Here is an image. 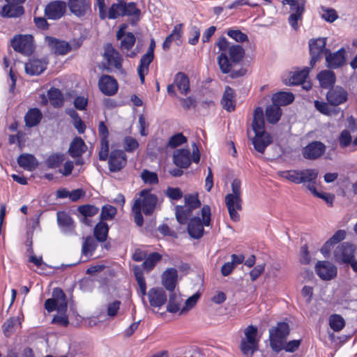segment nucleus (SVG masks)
I'll list each match as a JSON object with an SVG mask.
<instances>
[{
    "instance_id": "f257e3e1",
    "label": "nucleus",
    "mask_w": 357,
    "mask_h": 357,
    "mask_svg": "<svg viewBox=\"0 0 357 357\" xmlns=\"http://www.w3.org/2000/svg\"><path fill=\"white\" fill-rule=\"evenodd\" d=\"M221 51L218 57V65L223 73H231L232 78H237L245 75L247 70L241 68L238 70L232 68V64L239 63L245 56V50L241 45H230L225 36H221L216 43Z\"/></svg>"
},
{
    "instance_id": "f03ea898",
    "label": "nucleus",
    "mask_w": 357,
    "mask_h": 357,
    "mask_svg": "<svg viewBox=\"0 0 357 357\" xmlns=\"http://www.w3.org/2000/svg\"><path fill=\"white\" fill-rule=\"evenodd\" d=\"M319 171L317 169H291L280 172L281 177L296 184H303L314 196L332 204L334 196L330 193L319 192L316 189Z\"/></svg>"
},
{
    "instance_id": "7ed1b4c3",
    "label": "nucleus",
    "mask_w": 357,
    "mask_h": 357,
    "mask_svg": "<svg viewBox=\"0 0 357 357\" xmlns=\"http://www.w3.org/2000/svg\"><path fill=\"white\" fill-rule=\"evenodd\" d=\"M158 202L155 195L151 193L150 190H143L139 193V197L136 199L132 208L135 222L138 226H142L144 218L142 210L146 215H151Z\"/></svg>"
},
{
    "instance_id": "20e7f679",
    "label": "nucleus",
    "mask_w": 357,
    "mask_h": 357,
    "mask_svg": "<svg viewBox=\"0 0 357 357\" xmlns=\"http://www.w3.org/2000/svg\"><path fill=\"white\" fill-rule=\"evenodd\" d=\"M211 207L208 205H204L202 208V221L199 217H194L190 220L188 225L189 235L195 239L201 238L204 234V226L211 225Z\"/></svg>"
},
{
    "instance_id": "39448f33",
    "label": "nucleus",
    "mask_w": 357,
    "mask_h": 357,
    "mask_svg": "<svg viewBox=\"0 0 357 357\" xmlns=\"http://www.w3.org/2000/svg\"><path fill=\"white\" fill-rule=\"evenodd\" d=\"M311 68L310 66H306L302 69L297 68L294 71L284 73L282 75V81L287 86L301 85L302 89H312L311 83L306 82Z\"/></svg>"
},
{
    "instance_id": "423d86ee",
    "label": "nucleus",
    "mask_w": 357,
    "mask_h": 357,
    "mask_svg": "<svg viewBox=\"0 0 357 357\" xmlns=\"http://www.w3.org/2000/svg\"><path fill=\"white\" fill-rule=\"evenodd\" d=\"M289 334V326L286 322H278L277 325L269 329V340L271 349L275 352L282 350L283 343H285Z\"/></svg>"
},
{
    "instance_id": "0eeeda50",
    "label": "nucleus",
    "mask_w": 357,
    "mask_h": 357,
    "mask_svg": "<svg viewBox=\"0 0 357 357\" xmlns=\"http://www.w3.org/2000/svg\"><path fill=\"white\" fill-rule=\"evenodd\" d=\"M200 160V153L198 146L195 143L192 144V154L187 149H177L173 154L174 163L180 168H187L190 166L192 160L195 163H198Z\"/></svg>"
},
{
    "instance_id": "6e6552de",
    "label": "nucleus",
    "mask_w": 357,
    "mask_h": 357,
    "mask_svg": "<svg viewBox=\"0 0 357 357\" xmlns=\"http://www.w3.org/2000/svg\"><path fill=\"white\" fill-rule=\"evenodd\" d=\"M307 0H282L283 5L289 6L290 15L288 18L289 25L294 30L298 28V21L303 18V15L305 10V3Z\"/></svg>"
},
{
    "instance_id": "1a4fd4ad",
    "label": "nucleus",
    "mask_w": 357,
    "mask_h": 357,
    "mask_svg": "<svg viewBox=\"0 0 357 357\" xmlns=\"http://www.w3.org/2000/svg\"><path fill=\"white\" fill-rule=\"evenodd\" d=\"M244 334L245 338L241 340V350L244 355L252 356L258 347L257 328L252 325L248 326Z\"/></svg>"
},
{
    "instance_id": "9d476101",
    "label": "nucleus",
    "mask_w": 357,
    "mask_h": 357,
    "mask_svg": "<svg viewBox=\"0 0 357 357\" xmlns=\"http://www.w3.org/2000/svg\"><path fill=\"white\" fill-rule=\"evenodd\" d=\"M67 307L66 294L60 288L54 289L52 298L46 300L45 302V308L50 312L54 310L66 312Z\"/></svg>"
},
{
    "instance_id": "9b49d317",
    "label": "nucleus",
    "mask_w": 357,
    "mask_h": 357,
    "mask_svg": "<svg viewBox=\"0 0 357 357\" xmlns=\"http://www.w3.org/2000/svg\"><path fill=\"white\" fill-rule=\"evenodd\" d=\"M11 46L15 52L29 56L34 50L33 38L31 35H16L11 41Z\"/></svg>"
},
{
    "instance_id": "f8f14e48",
    "label": "nucleus",
    "mask_w": 357,
    "mask_h": 357,
    "mask_svg": "<svg viewBox=\"0 0 357 357\" xmlns=\"http://www.w3.org/2000/svg\"><path fill=\"white\" fill-rule=\"evenodd\" d=\"M95 6L98 8L99 17L100 20H105L107 17L109 20H116L121 16L123 9L121 7V0L117 3H114L109 7L108 11L106 10L105 0H96Z\"/></svg>"
},
{
    "instance_id": "ddd939ff",
    "label": "nucleus",
    "mask_w": 357,
    "mask_h": 357,
    "mask_svg": "<svg viewBox=\"0 0 357 357\" xmlns=\"http://www.w3.org/2000/svg\"><path fill=\"white\" fill-rule=\"evenodd\" d=\"M104 59L106 60L107 66L105 67L107 70L113 69L120 70L122 68V57L119 52L114 48L111 43H107L104 48Z\"/></svg>"
},
{
    "instance_id": "4468645a",
    "label": "nucleus",
    "mask_w": 357,
    "mask_h": 357,
    "mask_svg": "<svg viewBox=\"0 0 357 357\" xmlns=\"http://www.w3.org/2000/svg\"><path fill=\"white\" fill-rule=\"evenodd\" d=\"M326 38H319L316 39H310L309 40V49L310 54V66L313 68L315 63L322 57L324 52H328L326 48Z\"/></svg>"
},
{
    "instance_id": "2eb2a0df",
    "label": "nucleus",
    "mask_w": 357,
    "mask_h": 357,
    "mask_svg": "<svg viewBox=\"0 0 357 357\" xmlns=\"http://www.w3.org/2000/svg\"><path fill=\"white\" fill-rule=\"evenodd\" d=\"M155 48V42L153 38L151 39L149 47L146 53L141 58L139 64L137 67V73L142 83L144 82L145 75L148 73L149 65L154 59V50Z\"/></svg>"
},
{
    "instance_id": "dca6fc26",
    "label": "nucleus",
    "mask_w": 357,
    "mask_h": 357,
    "mask_svg": "<svg viewBox=\"0 0 357 357\" xmlns=\"http://www.w3.org/2000/svg\"><path fill=\"white\" fill-rule=\"evenodd\" d=\"M356 248L353 244L347 242L342 243L337 245L334 250V258L337 262L346 264L351 261L355 257Z\"/></svg>"
},
{
    "instance_id": "f3484780",
    "label": "nucleus",
    "mask_w": 357,
    "mask_h": 357,
    "mask_svg": "<svg viewBox=\"0 0 357 357\" xmlns=\"http://www.w3.org/2000/svg\"><path fill=\"white\" fill-rule=\"evenodd\" d=\"M66 7L67 4L63 1H51L45 8V15L49 20H59L65 15Z\"/></svg>"
},
{
    "instance_id": "a211bd4d",
    "label": "nucleus",
    "mask_w": 357,
    "mask_h": 357,
    "mask_svg": "<svg viewBox=\"0 0 357 357\" xmlns=\"http://www.w3.org/2000/svg\"><path fill=\"white\" fill-rule=\"evenodd\" d=\"M66 4L70 13L79 18L84 17L91 11L90 0H68Z\"/></svg>"
},
{
    "instance_id": "6ab92c4d",
    "label": "nucleus",
    "mask_w": 357,
    "mask_h": 357,
    "mask_svg": "<svg viewBox=\"0 0 357 357\" xmlns=\"http://www.w3.org/2000/svg\"><path fill=\"white\" fill-rule=\"evenodd\" d=\"M45 40L51 52L56 55H66L72 50L70 44L63 40H59L52 36H46Z\"/></svg>"
},
{
    "instance_id": "aec40b11",
    "label": "nucleus",
    "mask_w": 357,
    "mask_h": 357,
    "mask_svg": "<svg viewBox=\"0 0 357 357\" xmlns=\"http://www.w3.org/2000/svg\"><path fill=\"white\" fill-rule=\"evenodd\" d=\"M109 169L112 172L122 169L127 164V156L122 150H114L108 158Z\"/></svg>"
},
{
    "instance_id": "412c9836",
    "label": "nucleus",
    "mask_w": 357,
    "mask_h": 357,
    "mask_svg": "<svg viewBox=\"0 0 357 357\" xmlns=\"http://www.w3.org/2000/svg\"><path fill=\"white\" fill-rule=\"evenodd\" d=\"M225 204L230 218L234 222H238L240 219L238 211L242 209L241 197H235L231 195H227L225 196Z\"/></svg>"
},
{
    "instance_id": "4be33fe9",
    "label": "nucleus",
    "mask_w": 357,
    "mask_h": 357,
    "mask_svg": "<svg viewBox=\"0 0 357 357\" xmlns=\"http://www.w3.org/2000/svg\"><path fill=\"white\" fill-rule=\"evenodd\" d=\"M150 305L160 309L167 302V297L165 291L161 287H153L147 293Z\"/></svg>"
},
{
    "instance_id": "5701e85b",
    "label": "nucleus",
    "mask_w": 357,
    "mask_h": 357,
    "mask_svg": "<svg viewBox=\"0 0 357 357\" xmlns=\"http://www.w3.org/2000/svg\"><path fill=\"white\" fill-rule=\"evenodd\" d=\"M326 146L321 142L314 141L307 144L303 150V155L308 160H315L326 151Z\"/></svg>"
},
{
    "instance_id": "b1692460",
    "label": "nucleus",
    "mask_w": 357,
    "mask_h": 357,
    "mask_svg": "<svg viewBox=\"0 0 357 357\" xmlns=\"http://www.w3.org/2000/svg\"><path fill=\"white\" fill-rule=\"evenodd\" d=\"M315 271L319 277L324 280H330L337 275L336 267L329 261H318Z\"/></svg>"
},
{
    "instance_id": "393cba45",
    "label": "nucleus",
    "mask_w": 357,
    "mask_h": 357,
    "mask_svg": "<svg viewBox=\"0 0 357 357\" xmlns=\"http://www.w3.org/2000/svg\"><path fill=\"white\" fill-rule=\"evenodd\" d=\"M326 66L329 68H338L346 63V50L340 48L334 53L329 52L326 55Z\"/></svg>"
},
{
    "instance_id": "a878e982",
    "label": "nucleus",
    "mask_w": 357,
    "mask_h": 357,
    "mask_svg": "<svg viewBox=\"0 0 357 357\" xmlns=\"http://www.w3.org/2000/svg\"><path fill=\"white\" fill-rule=\"evenodd\" d=\"M57 222L61 231L66 235L75 233V225L72 218L64 211L57 213Z\"/></svg>"
},
{
    "instance_id": "bb28decb",
    "label": "nucleus",
    "mask_w": 357,
    "mask_h": 357,
    "mask_svg": "<svg viewBox=\"0 0 357 357\" xmlns=\"http://www.w3.org/2000/svg\"><path fill=\"white\" fill-rule=\"evenodd\" d=\"M162 284L169 291H174L178 280V271L174 268L165 270L161 276Z\"/></svg>"
},
{
    "instance_id": "cd10ccee",
    "label": "nucleus",
    "mask_w": 357,
    "mask_h": 357,
    "mask_svg": "<svg viewBox=\"0 0 357 357\" xmlns=\"http://www.w3.org/2000/svg\"><path fill=\"white\" fill-rule=\"evenodd\" d=\"M252 127L255 135H257L260 134H266L265 132L264 110L261 107H257L254 110Z\"/></svg>"
},
{
    "instance_id": "c85d7f7f",
    "label": "nucleus",
    "mask_w": 357,
    "mask_h": 357,
    "mask_svg": "<svg viewBox=\"0 0 357 357\" xmlns=\"http://www.w3.org/2000/svg\"><path fill=\"white\" fill-rule=\"evenodd\" d=\"M47 65L45 59L31 58L25 64V71L31 75H38L45 71Z\"/></svg>"
},
{
    "instance_id": "c756f323",
    "label": "nucleus",
    "mask_w": 357,
    "mask_h": 357,
    "mask_svg": "<svg viewBox=\"0 0 357 357\" xmlns=\"http://www.w3.org/2000/svg\"><path fill=\"white\" fill-rule=\"evenodd\" d=\"M317 79L324 89H334L336 81L335 73L331 70H323L317 74Z\"/></svg>"
},
{
    "instance_id": "7c9ffc66",
    "label": "nucleus",
    "mask_w": 357,
    "mask_h": 357,
    "mask_svg": "<svg viewBox=\"0 0 357 357\" xmlns=\"http://www.w3.org/2000/svg\"><path fill=\"white\" fill-rule=\"evenodd\" d=\"M24 13V7L19 3H8L4 5L0 12L3 17H18Z\"/></svg>"
},
{
    "instance_id": "2f4dec72",
    "label": "nucleus",
    "mask_w": 357,
    "mask_h": 357,
    "mask_svg": "<svg viewBox=\"0 0 357 357\" xmlns=\"http://www.w3.org/2000/svg\"><path fill=\"white\" fill-rule=\"evenodd\" d=\"M77 211L82 215L80 221L86 225L90 226L91 225V221L89 218L96 215L99 211V208L94 205L86 204L79 206Z\"/></svg>"
},
{
    "instance_id": "473e14b6",
    "label": "nucleus",
    "mask_w": 357,
    "mask_h": 357,
    "mask_svg": "<svg viewBox=\"0 0 357 357\" xmlns=\"http://www.w3.org/2000/svg\"><path fill=\"white\" fill-rule=\"evenodd\" d=\"M86 149L87 146L84 140L79 137H76L71 142L68 152L72 158H75L81 157L86 151Z\"/></svg>"
},
{
    "instance_id": "72a5a7b5",
    "label": "nucleus",
    "mask_w": 357,
    "mask_h": 357,
    "mask_svg": "<svg viewBox=\"0 0 357 357\" xmlns=\"http://www.w3.org/2000/svg\"><path fill=\"white\" fill-rule=\"evenodd\" d=\"M282 114L281 108L276 104L272 102L266 107V118L268 123L276 124L280 121Z\"/></svg>"
},
{
    "instance_id": "f704fd0d",
    "label": "nucleus",
    "mask_w": 357,
    "mask_h": 357,
    "mask_svg": "<svg viewBox=\"0 0 357 357\" xmlns=\"http://www.w3.org/2000/svg\"><path fill=\"white\" fill-rule=\"evenodd\" d=\"M271 100L273 103L280 107L291 104L294 100V95L291 92L279 91L272 96Z\"/></svg>"
},
{
    "instance_id": "c9c22d12",
    "label": "nucleus",
    "mask_w": 357,
    "mask_h": 357,
    "mask_svg": "<svg viewBox=\"0 0 357 357\" xmlns=\"http://www.w3.org/2000/svg\"><path fill=\"white\" fill-rule=\"evenodd\" d=\"M18 165L28 171L34 170L38 165V160L34 155L28 153L21 154L17 158Z\"/></svg>"
},
{
    "instance_id": "e433bc0d",
    "label": "nucleus",
    "mask_w": 357,
    "mask_h": 357,
    "mask_svg": "<svg viewBox=\"0 0 357 357\" xmlns=\"http://www.w3.org/2000/svg\"><path fill=\"white\" fill-rule=\"evenodd\" d=\"M42 118L43 114L39 109H29L24 116L26 126L32 128L38 125Z\"/></svg>"
},
{
    "instance_id": "4c0bfd02",
    "label": "nucleus",
    "mask_w": 357,
    "mask_h": 357,
    "mask_svg": "<svg viewBox=\"0 0 357 357\" xmlns=\"http://www.w3.org/2000/svg\"><path fill=\"white\" fill-rule=\"evenodd\" d=\"M252 142L255 150L264 153L266 148L271 143V137L268 134L255 135Z\"/></svg>"
},
{
    "instance_id": "58836bf2",
    "label": "nucleus",
    "mask_w": 357,
    "mask_h": 357,
    "mask_svg": "<svg viewBox=\"0 0 357 357\" xmlns=\"http://www.w3.org/2000/svg\"><path fill=\"white\" fill-rule=\"evenodd\" d=\"M221 104L222 107L227 112H232L236 108V98L235 91H225Z\"/></svg>"
},
{
    "instance_id": "ea45409f",
    "label": "nucleus",
    "mask_w": 357,
    "mask_h": 357,
    "mask_svg": "<svg viewBox=\"0 0 357 357\" xmlns=\"http://www.w3.org/2000/svg\"><path fill=\"white\" fill-rule=\"evenodd\" d=\"M179 93H177V91H167L169 96L172 97H177L182 106L188 109L191 106L194 105L195 100L191 96H188V91H178Z\"/></svg>"
},
{
    "instance_id": "a19ab883",
    "label": "nucleus",
    "mask_w": 357,
    "mask_h": 357,
    "mask_svg": "<svg viewBox=\"0 0 357 357\" xmlns=\"http://www.w3.org/2000/svg\"><path fill=\"white\" fill-rule=\"evenodd\" d=\"M174 86H176L177 89H190L188 75L182 72L176 73L174 77V84H169L167 89H174Z\"/></svg>"
},
{
    "instance_id": "79ce46f5",
    "label": "nucleus",
    "mask_w": 357,
    "mask_h": 357,
    "mask_svg": "<svg viewBox=\"0 0 357 357\" xmlns=\"http://www.w3.org/2000/svg\"><path fill=\"white\" fill-rule=\"evenodd\" d=\"M121 7L123 13L121 16H132L136 18L135 21L137 22L139 20V15L141 11L137 8V5L135 2L127 3L123 0H121Z\"/></svg>"
},
{
    "instance_id": "37998d69",
    "label": "nucleus",
    "mask_w": 357,
    "mask_h": 357,
    "mask_svg": "<svg viewBox=\"0 0 357 357\" xmlns=\"http://www.w3.org/2000/svg\"><path fill=\"white\" fill-rule=\"evenodd\" d=\"M347 94L346 91H328L326 98L332 105H338L346 101Z\"/></svg>"
},
{
    "instance_id": "c03bdc74",
    "label": "nucleus",
    "mask_w": 357,
    "mask_h": 357,
    "mask_svg": "<svg viewBox=\"0 0 357 357\" xmlns=\"http://www.w3.org/2000/svg\"><path fill=\"white\" fill-rule=\"evenodd\" d=\"M97 241L93 237L90 236L84 238L82 246V255L86 258L91 257L98 245Z\"/></svg>"
},
{
    "instance_id": "a18cd8bd",
    "label": "nucleus",
    "mask_w": 357,
    "mask_h": 357,
    "mask_svg": "<svg viewBox=\"0 0 357 357\" xmlns=\"http://www.w3.org/2000/svg\"><path fill=\"white\" fill-rule=\"evenodd\" d=\"M192 208L186 205L176 206L175 213L177 221L181 225L185 224L192 215Z\"/></svg>"
},
{
    "instance_id": "49530a36",
    "label": "nucleus",
    "mask_w": 357,
    "mask_h": 357,
    "mask_svg": "<svg viewBox=\"0 0 357 357\" xmlns=\"http://www.w3.org/2000/svg\"><path fill=\"white\" fill-rule=\"evenodd\" d=\"M98 89H118L116 79L108 75H102L98 80Z\"/></svg>"
},
{
    "instance_id": "de8ad7c7",
    "label": "nucleus",
    "mask_w": 357,
    "mask_h": 357,
    "mask_svg": "<svg viewBox=\"0 0 357 357\" xmlns=\"http://www.w3.org/2000/svg\"><path fill=\"white\" fill-rule=\"evenodd\" d=\"M109 227L107 223L100 221L94 228L95 239L99 242H105L108 235Z\"/></svg>"
},
{
    "instance_id": "09e8293b",
    "label": "nucleus",
    "mask_w": 357,
    "mask_h": 357,
    "mask_svg": "<svg viewBox=\"0 0 357 357\" xmlns=\"http://www.w3.org/2000/svg\"><path fill=\"white\" fill-rule=\"evenodd\" d=\"M47 96L50 104L54 107L59 108L63 106L64 97L61 91H47Z\"/></svg>"
},
{
    "instance_id": "8fccbe9b",
    "label": "nucleus",
    "mask_w": 357,
    "mask_h": 357,
    "mask_svg": "<svg viewBox=\"0 0 357 357\" xmlns=\"http://www.w3.org/2000/svg\"><path fill=\"white\" fill-rule=\"evenodd\" d=\"M353 142L354 140H352V137L349 130L345 129L340 132L338 137V142L340 148L345 149L351 145L354 150L357 149V147H354L353 146Z\"/></svg>"
},
{
    "instance_id": "3c124183",
    "label": "nucleus",
    "mask_w": 357,
    "mask_h": 357,
    "mask_svg": "<svg viewBox=\"0 0 357 357\" xmlns=\"http://www.w3.org/2000/svg\"><path fill=\"white\" fill-rule=\"evenodd\" d=\"M329 325L335 332L340 331L345 326V321L340 314H334L329 317Z\"/></svg>"
},
{
    "instance_id": "603ef678",
    "label": "nucleus",
    "mask_w": 357,
    "mask_h": 357,
    "mask_svg": "<svg viewBox=\"0 0 357 357\" xmlns=\"http://www.w3.org/2000/svg\"><path fill=\"white\" fill-rule=\"evenodd\" d=\"M162 258L161 255L158 252H153L149 255L142 264V266L147 271H150Z\"/></svg>"
},
{
    "instance_id": "864d4df0",
    "label": "nucleus",
    "mask_w": 357,
    "mask_h": 357,
    "mask_svg": "<svg viewBox=\"0 0 357 357\" xmlns=\"http://www.w3.org/2000/svg\"><path fill=\"white\" fill-rule=\"evenodd\" d=\"M64 155L62 153H54L46 160V165L49 168H56L64 161Z\"/></svg>"
},
{
    "instance_id": "5fc2aeb1",
    "label": "nucleus",
    "mask_w": 357,
    "mask_h": 357,
    "mask_svg": "<svg viewBox=\"0 0 357 357\" xmlns=\"http://www.w3.org/2000/svg\"><path fill=\"white\" fill-rule=\"evenodd\" d=\"M20 324V321L17 317H11L8 319L2 326L3 331L6 336L9 337L14 331L15 327Z\"/></svg>"
},
{
    "instance_id": "6e6d98bb",
    "label": "nucleus",
    "mask_w": 357,
    "mask_h": 357,
    "mask_svg": "<svg viewBox=\"0 0 357 357\" xmlns=\"http://www.w3.org/2000/svg\"><path fill=\"white\" fill-rule=\"evenodd\" d=\"M181 298L176 295H170L169 303L167 306V311L171 313H176L180 310Z\"/></svg>"
},
{
    "instance_id": "4d7b16f0",
    "label": "nucleus",
    "mask_w": 357,
    "mask_h": 357,
    "mask_svg": "<svg viewBox=\"0 0 357 357\" xmlns=\"http://www.w3.org/2000/svg\"><path fill=\"white\" fill-rule=\"evenodd\" d=\"M227 34L229 37H230L237 43H244L248 40V37L247 34L243 33L239 29H230L227 30Z\"/></svg>"
},
{
    "instance_id": "13d9d810",
    "label": "nucleus",
    "mask_w": 357,
    "mask_h": 357,
    "mask_svg": "<svg viewBox=\"0 0 357 357\" xmlns=\"http://www.w3.org/2000/svg\"><path fill=\"white\" fill-rule=\"evenodd\" d=\"M345 231L344 230H338L335 233V234L324 244V245L321 248V252H324V250L329 245H333L339 243L342 241L345 238Z\"/></svg>"
},
{
    "instance_id": "bf43d9fd",
    "label": "nucleus",
    "mask_w": 357,
    "mask_h": 357,
    "mask_svg": "<svg viewBox=\"0 0 357 357\" xmlns=\"http://www.w3.org/2000/svg\"><path fill=\"white\" fill-rule=\"evenodd\" d=\"M116 213V208L111 205H105L102 207L100 218L102 220H110L114 218Z\"/></svg>"
},
{
    "instance_id": "052dcab7",
    "label": "nucleus",
    "mask_w": 357,
    "mask_h": 357,
    "mask_svg": "<svg viewBox=\"0 0 357 357\" xmlns=\"http://www.w3.org/2000/svg\"><path fill=\"white\" fill-rule=\"evenodd\" d=\"M186 142L187 138L182 133H177L170 137L168 146L170 148L174 149L185 144Z\"/></svg>"
},
{
    "instance_id": "680f3d73",
    "label": "nucleus",
    "mask_w": 357,
    "mask_h": 357,
    "mask_svg": "<svg viewBox=\"0 0 357 357\" xmlns=\"http://www.w3.org/2000/svg\"><path fill=\"white\" fill-rule=\"evenodd\" d=\"M321 8L323 12L321 14V17L326 22L331 23L337 19L338 15L335 10L333 8H326L323 6Z\"/></svg>"
},
{
    "instance_id": "e2e57ef3",
    "label": "nucleus",
    "mask_w": 357,
    "mask_h": 357,
    "mask_svg": "<svg viewBox=\"0 0 357 357\" xmlns=\"http://www.w3.org/2000/svg\"><path fill=\"white\" fill-rule=\"evenodd\" d=\"M123 147L126 151L131 153L138 149L139 143L135 138L127 136L123 139Z\"/></svg>"
},
{
    "instance_id": "0e129e2a",
    "label": "nucleus",
    "mask_w": 357,
    "mask_h": 357,
    "mask_svg": "<svg viewBox=\"0 0 357 357\" xmlns=\"http://www.w3.org/2000/svg\"><path fill=\"white\" fill-rule=\"evenodd\" d=\"M141 177L143 181L149 184H156L158 183V175L155 172H149L144 169L141 174Z\"/></svg>"
},
{
    "instance_id": "69168bd1",
    "label": "nucleus",
    "mask_w": 357,
    "mask_h": 357,
    "mask_svg": "<svg viewBox=\"0 0 357 357\" xmlns=\"http://www.w3.org/2000/svg\"><path fill=\"white\" fill-rule=\"evenodd\" d=\"M136 41L135 35L132 32H127L126 37L121 40V47L126 50H130L132 48Z\"/></svg>"
},
{
    "instance_id": "338daca9",
    "label": "nucleus",
    "mask_w": 357,
    "mask_h": 357,
    "mask_svg": "<svg viewBox=\"0 0 357 357\" xmlns=\"http://www.w3.org/2000/svg\"><path fill=\"white\" fill-rule=\"evenodd\" d=\"M38 227H39V220L38 219L33 220L31 222V223H30V225L28 227L27 231H26L27 243H29V245L30 246V248L28 250V251L31 254H33V249L31 248V245H32L31 239H32L33 233V231L35 229H36Z\"/></svg>"
},
{
    "instance_id": "774afa93",
    "label": "nucleus",
    "mask_w": 357,
    "mask_h": 357,
    "mask_svg": "<svg viewBox=\"0 0 357 357\" xmlns=\"http://www.w3.org/2000/svg\"><path fill=\"white\" fill-rule=\"evenodd\" d=\"M185 205L194 210L200 206L201 202L197 195H188L185 197Z\"/></svg>"
}]
</instances>
